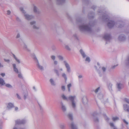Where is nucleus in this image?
I'll return each instance as SVG.
<instances>
[{
    "mask_svg": "<svg viewBox=\"0 0 129 129\" xmlns=\"http://www.w3.org/2000/svg\"><path fill=\"white\" fill-rule=\"evenodd\" d=\"M129 1V0H128Z\"/></svg>",
    "mask_w": 129,
    "mask_h": 129,
    "instance_id": "obj_61",
    "label": "nucleus"
},
{
    "mask_svg": "<svg viewBox=\"0 0 129 129\" xmlns=\"http://www.w3.org/2000/svg\"><path fill=\"white\" fill-rule=\"evenodd\" d=\"M94 16V14L93 12H91L89 13L88 15V17L90 19L93 18Z\"/></svg>",
    "mask_w": 129,
    "mask_h": 129,
    "instance_id": "obj_9",
    "label": "nucleus"
},
{
    "mask_svg": "<svg viewBox=\"0 0 129 129\" xmlns=\"http://www.w3.org/2000/svg\"><path fill=\"white\" fill-rule=\"evenodd\" d=\"M124 101L126 103L129 104V99L125 98L124 99Z\"/></svg>",
    "mask_w": 129,
    "mask_h": 129,
    "instance_id": "obj_23",
    "label": "nucleus"
},
{
    "mask_svg": "<svg viewBox=\"0 0 129 129\" xmlns=\"http://www.w3.org/2000/svg\"><path fill=\"white\" fill-rule=\"evenodd\" d=\"M56 4L58 5H61L64 3L65 0H56Z\"/></svg>",
    "mask_w": 129,
    "mask_h": 129,
    "instance_id": "obj_6",
    "label": "nucleus"
},
{
    "mask_svg": "<svg viewBox=\"0 0 129 129\" xmlns=\"http://www.w3.org/2000/svg\"><path fill=\"white\" fill-rule=\"evenodd\" d=\"M34 89H35V87H34Z\"/></svg>",
    "mask_w": 129,
    "mask_h": 129,
    "instance_id": "obj_58",
    "label": "nucleus"
},
{
    "mask_svg": "<svg viewBox=\"0 0 129 129\" xmlns=\"http://www.w3.org/2000/svg\"><path fill=\"white\" fill-rule=\"evenodd\" d=\"M66 48L67 49L69 50V49L68 48V46H66Z\"/></svg>",
    "mask_w": 129,
    "mask_h": 129,
    "instance_id": "obj_53",
    "label": "nucleus"
},
{
    "mask_svg": "<svg viewBox=\"0 0 129 129\" xmlns=\"http://www.w3.org/2000/svg\"><path fill=\"white\" fill-rule=\"evenodd\" d=\"M18 109V108L17 107H16L15 108V110H17Z\"/></svg>",
    "mask_w": 129,
    "mask_h": 129,
    "instance_id": "obj_49",
    "label": "nucleus"
},
{
    "mask_svg": "<svg viewBox=\"0 0 129 129\" xmlns=\"http://www.w3.org/2000/svg\"><path fill=\"white\" fill-rule=\"evenodd\" d=\"M71 84H68L67 86L68 88V90L69 91H70V88L71 87Z\"/></svg>",
    "mask_w": 129,
    "mask_h": 129,
    "instance_id": "obj_20",
    "label": "nucleus"
},
{
    "mask_svg": "<svg viewBox=\"0 0 129 129\" xmlns=\"http://www.w3.org/2000/svg\"><path fill=\"white\" fill-rule=\"evenodd\" d=\"M20 9L22 12L24 13V16L25 19L26 20H30L33 19L34 17L32 15H29L26 13V12L24 10L22 7L20 8Z\"/></svg>",
    "mask_w": 129,
    "mask_h": 129,
    "instance_id": "obj_2",
    "label": "nucleus"
},
{
    "mask_svg": "<svg viewBox=\"0 0 129 129\" xmlns=\"http://www.w3.org/2000/svg\"><path fill=\"white\" fill-rule=\"evenodd\" d=\"M13 129H17V128H15Z\"/></svg>",
    "mask_w": 129,
    "mask_h": 129,
    "instance_id": "obj_56",
    "label": "nucleus"
},
{
    "mask_svg": "<svg viewBox=\"0 0 129 129\" xmlns=\"http://www.w3.org/2000/svg\"><path fill=\"white\" fill-rule=\"evenodd\" d=\"M16 20L18 22H21V20L19 18V17H17L16 18Z\"/></svg>",
    "mask_w": 129,
    "mask_h": 129,
    "instance_id": "obj_26",
    "label": "nucleus"
},
{
    "mask_svg": "<svg viewBox=\"0 0 129 129\" xmlns=\"http://www.w3.org/2000/svg\"><path fill=\"white\" fill-rule=\"evenodd\" d=\"M110 125L112 127H114V125L113 123H110Z\"/></svg>",
    "mask_w": 129,
    "mask_h": 129,
    "instance_id": "obj_39",
    "label": "nucleus"
},
{
    "mask_svg": "<svg viewBox=\"0 0 129 129\" xmlns=\"http://www.w3.org/2000/svg\"><path fill=\"white\" fill-rule=\"evenodd\" d=\"M124 109L126 111L129 112V106L126 104L124 105H123Z\"/></svg>",
    "mask_w": 129,
    "mask_h": 129,
    "instance_id": "obj_8",
    "label": "nucleus"
},
{
    "mask_svg": "<svg viewBox=\"0 0 129 129\" xmlns=\"http://www.w3.org/2000/svg\"><path fill=\"white\" fill-rule=\"evenodd\" d=\"M71 127L72 129H76L74 124L73 123L71 124Z\"/></svg>",
    "mask_w": 129,
    "mask_h": 129,
    "instance_id": "obj_24",
    "label": "nucleus"
},
{
    "mask_svg": "<svg viewBox=\"0 0 129 129\" xmlns=\"http://www.w3.org/2000/svg\"><path fill=\"white\" fill-rule=\"evenodd\" d=\"M55 72L56 73H57V71L56 70H55Z\"/></svg>",
    "mask_w": 129,
    "mask_h": 129,
    "instance_id": "obj_55",
    "label": "nucleus"
},
{
    "mask_svg": "<svg viewBox=\"0 0 129 129\" xmlns=\"http://www.w3.org/2000/svg\"><path fill=\"white\" fill-rule=\"evenodd\" d=\"M1 75L3 77H4L5 75L4 73H1Z\"/></svg>",
    "mask_w": 129,
    "mask_h": 129,
    "instance_id": "obj_40",
    "label": "nucleus"
},
{
    "mask_svg": "<svg viewBox=\"0 0 129 129\" xmlns=\"http://www.w3.org/2000/svg\"><path fill=\"white\" fill-rule=\"evenodd\" d=\"M36 23H37L35 21H33L30 22V24H35Z\"/></svg>",
    "mask_w": 129,
    "mask_h": 129,
    "instance_id": "obj_25",
    "label": "nucleus"
},
{
    "mask_svg": "<svg viewBox=\"0 0 129 129\" xmlns=\"http://www.w3.org/2000/svg\"><path fill=\"white\" fill-rule=\"evenodd\" d=\"M58 58L60 60H62L63 59V57L61 56H59Z\"/></svg>",
    "mask_w": 129,
    "mask_h": 129,
    "instance_id": "obj_36",
    "label": "nucleus"
},
{
    "mask_svg": "<svg viewBox=\"0 0 129 129\" xmlns=\"http://www.w3.org/2000/svg\"><path fill=\"white\" fill-rule=\"evenodd\" d=\"M104 38L106 40L109 39L110 38V36L109 35H105L104 37Z\"/></svg>",
    "mask_w": 129,
    "mask_h": 129,
    "instance_id": "obj_12",
    "label": "nucleus"
},
{
    "mask_svg": "<svg viewBox=\"0 0 129 129\" xmlns=\"http://www.w3.org/2000/svg\"><path fill=\"white\" fill-rule=\"evenodd\" d=\"M122 86V85L120 83H118L117 84V87L119 89H121V87Z\"/></svg>",
    "mask_w": 129,
    "mask_h": 129,
    "instance_id": "obj_18",
    "label": "nucleus"
},
{
    "mask_svg": "<svg viewBox=\"0 0 129 129\" xmlns=\"http://www.w3.org/2000/svg\"><path fill=\"white\" fill-rule=\"evenodd\" d=\"M76 20L77 22L79 23H83L84 22V21L82 19L79 17H78L76 18Z\"/></svg>",
    "mask_w": 129,
    "mask_h": 129,
    "instance_id": "obj_7",
    "label": "nucleus"
},
{
    "mask_svg": "<svg viewBox=\"0 0 129 129\" xmlns=\"http://www.w3.org/2000/svg\"><path fill=\"white\" fill-rule=\"evenodd\" d=\"M84 1L85 2H86L87 3L88 2L89 0H84Z\"/></svg>",
    "mask_w": 129,
    "mask_h": 129,
    "instance_id": "obj_46",
    "label": "nucleus"
},
{
    "mask_svg": "<svg viewBox=\"0 0 129 129\" xmlns=\"http://www.w3.org/2000/svg\"><path fill=\"white\" fill-rule=\"evenodd\" d=\"M75 98V96H70L69 98L70 100L72 101V106L73 107L75 108V103L73 101L74 99Z\"/></svg>",
    "mask_w": 129,
    "mask_h": 129,
    "instance_id": "obj_5",
    "label": "nucleus"
},
{
    "mask_svg": "<svg viewBox=\"0 0 129 129\" xmlns=\"http://www.w3.org/2000/svg\"><path fill=\"white\" fill-rule=\"evenodd\" d=\"M62 76L64 78L65 80L66 81L67 80V78L66 77V74L64 73L63 74H62Z\"/></svg>",
    "mask_w": 129,
    "mask_h": 129,
    "instance_id": "obj_21",
    "label": "nucleus"
},
{
    "mask_svg": "<svg viewBox=\"0 0 129 129\" xmlns=\"http://www.w3.org/2000/svg\"><path fill=\"white\" fill-rule=\"evenodd\" d=\"M123 122L125 123L127 125L128 124V123L124 119H123Z\"/></svg>",
    "mask_w": 129,
    "mask_h": 129,
    "instance_id": "obj_35",
    "label": "nucleus"
},
{
    "mask_svg": "<svg viewBox=\"0 0 129 129\" xmlns=\"http://www.w3.org/2000/svg\"><path fill=\"white\" fill-rule=\"evenodd\" d=\"M68 116L69 119H70L72 120L73 119L72 116V115L71 114H69L68 115Z\"/></svg>",
    "mask_w": 129,
    "mask_h": 129,
    "instance_id": "obj_19",
    "label": "nucleus"
},
{
    "mask_svg": "<svg viewBox=\"0 0 129 129\" xmlns=\"http://www.w3.org/2000/svg\"><path fill=\"white\" fill-rule=\"evenodd\" d=\"M57 61H54V64H57Z\"/></svg>",
    "mask_w": 129,
    "mask_h": 129,
    "instance_id": "obj_47",
    "label": "nucleus"
},
{
    "mask_svg": "<svg viewBox=\"0 0 129 129\" xmlns=\"http://www.w3.org/2000/svg\"><path fill=\"white\" fill-rule=\"evenodd\" d=\"M7 14L8 15H10L11 13V12L9 10H8L7 11Z\"/></svg>",
    "mask_w": 129,
    "mask_h": 129,
    "instance_id": "obj_34",
    "label": "nucleus"
},
{
    "mask_svg": "<svg viewBox=\"0 0 129 129\" xmlns=\"http://www.w3.org/2000/svg\"><path fill=\"white\" fill-rule=\"evenodd\" d=\"M26 98V96L25 95H24V99H25Z\"/></svg>",
    "mask_w": 129,
    "mask_h": 129,
    "instance_id": "obj_52",
    "label": "nucleus"
},
{
    "mask_svg": "<svg viewBox=\"0 0 129 129\" xmlns=\"http://www.w3.org/2000/svg\"><path fill=\"white\" fill-rule=\"evenodd\" d=\"M62 97L63 99L64 100H66L67 99V98L65 96V95H63L62 96Z\"/></svg>",
    "mask_w": 129,
    "mask_h": 129,
    "instance_id": "obj_33",
    "label": "nucleus"
},
{
    "mask_svg": "<svg viewBox=\"0 0 129 129\" xmlns=\"http://www.w3.org/2000/svg\"><path fill=\"white\" fill-rule=\"evenodd\" d=\"M33 10L34 13L37 14H39L41 13V11L35 5H34L33 6Z\"/></svg>",
    "mask_w": 129,
    "mask_h": 129,
    "instance_id": "obj_4",
    "label": "nucleus"
},
{
    "mask_svg": "<svg viewBox=\"0 0 129 129\" xmlns=\"http://www.w3.org/2000/svg\"><path fill=\"white\" fill-rule=\"evenodd\" d=\"M17 97L19 99L20 98L19 96V95L18 94H17Z\"/></svg>",
    "mask_w": 129,
    "mask_h": 129,
    "instance_id": "obj_48",
    "label": "nucleus"
},
{
    "mask_svg": "<svg viewBox=\"0 0 129 129\" xmlns=\"http://www.w3.org/2000/svg\"><path fill=\"white\" fill-rule=\"evenodd\" d=\"M13 56L15 59H16V61L18 63H19L20 62V61L14 55H13Z\"/></svg>",
    "mask_w": 129,
    "mask_h": 129,
    "instance_id": "obj_22",
    "label": "nucleus"
},
{
    "mask_svg": "<svg viewBox=\"0 0 129 129\" xmlns=\"http://www.w3.org/2000/svg\"><path fill=\"white\" fill-rule=\"evenodd\" d=\"M6 87H12V86L11 85L8 84H6Z\"/></svg>",
    "mask_w": 129,
    "mask_h": 129,
    "instance_id": "obj_29",
    "label": "nucleus"
},
{
    "mask_svg": "<svg viewBox=\"0 0 129 129\" xmlns=\"http://www.w3.org/2000/svg\"><path fill=\"white\" fill-rule=\"evenodd\" d=\"M102 69L104 72L106 70V69L104 67H103L102 68Z\"/></svg>",
    "mask_w": 129,
    "mask_h": 129,
    "instance_id": "obj_42",
    "label": "nucleus"
},
{
    "mask_svg": "<svg viewBox=\"0 0 129 129\" xmlns=\"http://www.w3.org/2000/svg\"><path fill=\"white\" fill-rule=\"evenodd\" d=\"M5 84V83L4 81V80L1 78H0V85H4Z\"/></svg>",
    "mask_w": 129,
    "mask_h": 129,
    "instance_id": "obj_14",
    "label": "nucleus"
},
{
    "mask_svg": "<svg viewBox=\"0 0 129 129\" xmlns=\"http://www.w3.org/2000/svg\"><path fill=\"white\" fill-rule=\"evenodd\" d=\"M89 25H82L79 27L80 29L81 30L89 31L90 30L91 28L89 26Z\"/></svg>",
    "mask_w": 129,
    "mask_h": 129,
    "instance_id": "obj_3",
    "label": "nucleus"
},
{
    "mask_svg": "<svg viewBox=\"0 0 129 129\" xmlns=\"http://www.w3.org/2000/svg\"><path fill=\"white\" fill-rule=\"evenodd\" d=\"M63 91H64L65 89V87L64 86H62L61 87Z\"/></svg>",
    "mask_w": 129,
    "mask_h": 129,
    "instance_id": "obj_38",
    "label": "nucleus"
},
{
    "mask_svg": "<svg viewBox=\"0 0 129 129\" xmlns=\"http://www.w3.org/2000/svg\"><path fill=\"white\" fill-rule=\"evenodd\" d=\"M80 52L82 55L83 57H85V55L84 53V52L83 51V50H80Z\"/></svg>",
    "mask_w": 129,
    "mask_h": 129,
    "instance_id": "obj_16",
    "label": "nucleus"
},
{
    "mask_svg": "<svg viewBox=\"0 0 129 129\" xmlns=\"http://www.w3.org/2000/svg\"><path fill=\"white\" fill-rule=\"evenodd\" d=\"M34 59H35V60H36L37 62V65L38 68L40 70L42 69H43V67L39 65V64L38 62V61L37 60V59L36 58H35Z\"/></svg>",
    "mask_w": 129,
    "mask_h": 129,
    "instance_id": "obj_10",
    "label": "nucleus"
},
{
    "mask_svg": "<svg viewBox=\"0 0 129 129\" xmlns=\"http://www.w3.org/2000/svg\"><path fill=\"white\" fill-rule=\"evenodd\" d=\"M52 59L53 60H54L55 59V57L54 56H52L51 57Z\"/></svg>",
    "mask_w": 129,
    "mask_h": 129,
    "instance_id": "obj_41",
    "label": "nucleus"
},
{
    "mask_svg": "<svg viewBox=\"0 0 129 129\" xmlns=\"http://www.w3.org/2000/svg\"><path fill=\"white\" fill-rule=\"evenodd\" d=\"M20 37V35L19 34H18L17 36L16 37L17 38H18Z\"/></svg>",
    "mask_w": 129,
    "mask_h": 129,
    "instance_id": "obj_45",
    "label": "nucleus"
},
{
    "mask_svg": "<svg viewBox=\"0 0 129 129\" xmlns=\"http://www.w3.org/2000/svg\"><path fill=\"white\" fill-rule=\"evenodd\" d=\"M49 1H51V0H48Z\"/></svg>",
    "mask_w": 129,
    "mask_h": 129,
    "instance_id": "obj_57",
    "label": "nucleus"
},
{
    "mask_svg": "<svg viewBox=\"0 0 129 129\" xmlns=\"http://www.w3.org/2000/svg\"><path fill=\"white\" fill-rule=\"evenodd\" d=\"M18 77L20 78H21L22 77V76H21V74L20 73H18Z\"/></svg>",
    "mask_w": 129,
    "mask_h": 129,
    "instance_id": "obj_37",
    "label": "nucleus"
},
{
    "mask_svg": "<svg viewBox=\"0 0 129 129\" xmlns=\"http://www.w3.org/2000/svg\"><path fill=\"white\" fill-rule=\"evenodd\" d=\"M112 25H113V24H112Z\"/></svg>",
    "mask_w": 129,
    "mask_h": 129,
    "instance_id": "obj_60",
    "label": "nucleus"
},
{
    "mask_svg": "<svg viewBox=\"0 0 129 129\" xmlns=\"http://www.w3.org/2000/svg\"><path fill=\"white\" fill-rule=\"evenodd\" d=\"M4 60L5 61L7 62H9V60H7L5 59H4Z\"/></svg>",
    "mask_w": 129,
    "mask_h": 129,
    "instance_id": "obj_43",
    "label": "nucleus"
},
{
    "mask_svg": "<svg viewBox=\"0 0 129 129\" xmlns=\"http://www.w3.org/2000/svg\"><path fill=\"white\" fill-rule=\"evenodd\" d=\"M85 60L87 61H88V62H89L90 61V58L89 57H87L86 58Z\"/></svg>",
    "mask_w": 129,
    "mask_h": 129,
    "instance_id": "obj_30",
    "label": "nucleus"
},
{
    "mask_svg": "<svg viewBox=\"0 0 129 129\" xmlns=\"http://www.w3.org/2000/svg\"><path fill=\"white\" fill-rule=\"evenodd\" d=\"M14 107L13 105L11 103H9L7 106V107L9 108H10Z\"/></svg>",
    "mask_w": 129,
    "mask_h": 129,
    "instance_id": "obj_15",
    "label": "nucleus"
},
{
    "mask_svg": "<svg viewBox=\"0 0 129 129\" xmlns=\"http://www.w3.org/2000/svg\"><path fill=\"white\" fill-rule=\"evenodd\" d=\"M114 129H116V128H114Z\"/></svg>",
    "mask_w": 129,
    "mask_h": 129,
    "instance_id": "obj_59",
    "label": "nucleus"
},
{
    "mask_svg": "<svg viewBox=\"0 0 129 129\" xmlns=\"http://www.w3.org/2000/svg\"><path fill=\"white\" fill-rule=\"evenodd\" d=\"M100 87H99L98 88L94 91V92L95 93H96L97 92L98 90H99L100 89Z\"/></svg>",
    "mask_w": 129,
    "mask_h": 129,
    "instance_id": "obj_28",
    "label": "nucleus"
},
{
    "mask_svg": "<svg viewBox=\"0 0 129 129\" xmlns=\"http://www.w3.org/2000/svg\"><path fill=\"white\" fill-rule=\"evenodd\" d=\"M115 67V66H113L112 67V68H114Z\"/></svg>",
    "mask_w": 129,
    "mask_h": 129,
    "instance_id": "obj_54",
    "label": "nucleus"
},
{
    "mask_svg": "<svg viewBox=\"0 0 129 129\" xmlns=\"http://www.w3.org/2000/svg\"><path fill=\"white\" fill-rule=\"evenodd\" d=\"M64 63L65 64V66L66 68H67V71L69 72L70 71V69L69 67V64L67 63L65 61H64Z\"/></svg>",
    "mask_w": 129,
    "mask_h": 129,
    "instance_id": "obj_13",
    "label": "nucleus"
},
{
    "mask_svg": "<svg viewBox=\"0 0 129 129\" xmlns=\"http://www.w3.org/2000/svg\"><path fill=\"white\" fill-rule=\"evenodd\" d=\"M50 81L52 85H54V81L52 79L50 80Z\"/></svg>",
    "mask_w": 129,
    "mask_h": 129,
    "instance_id": "obj_27",
    "label": "nucleus"
},
{
    "mask_svg": "<svg viewBox=\"0 0 129 129\" xmlns=\"http://www.w3.org/2000/svg\"><path fill=\"white\" fill-rule=\"evenodd\" d=\"M78 77L79 78H81L82 77V76H79Z\"/></svg>",
    "mask_w": 129,
    "mask_h": 129,
    "instance_id": "obj_50",
    "label": "nucleus"
},
{
    "mask_svg": "<svg viewBox=\"0 0 129 129\" xmlns=\"http://www.w3.org/2000/svg\"><path fill=\"white\" fill-rule=\"evenodd\" d=\"M95 8H96V6H93L92 7V8L94 10Z\"/></svg>",
    "mask_w": 129,
    "mask_h": 129,
    "instance_id": "obj_44",
    "label": "nucleus"
},
{
    "mask_svg": "<svg viewBox=\"0 0 129 129\" xmlns=\"http://www.w3.org/2000/svg\"><path fill=\"white\" fill-rule=\"evenodd\" d=\"M33 28H35V29H37V28H36V27H35V25H34L33 26Z\"/></svg>",
    "mask_w": 129,
    "mask_h": 129,
    "instance_id": "obj_51",
    "label": "nucleus"
},
{
    "mask_svg": "<svg viewBox=\"0 0 129 129\" xmlns=\"http://www.w3.org/2000/svg\"><path fill=\"white\" fill-rule=\"evenodd\" d=\"M99 15L101 13L102 15L101 19L104 22H106L108 24H115V22L113 20L110 19L108 16V14L106 13L102 12V11H99Z\"/></svg>",
    "mask_w": 129,
    "mask_h": 129,
    "instance_id": "obj_1",
    "label": "nucleus"
},
{
    "mask_svg": "<svg viewBox=\"0 0 129 129\" xmlns=\"http://www.w3.org/2000/svg\"><path fill=\"white\" fill-rule=\"evenodd\" d=\"M119 118L117 117H114L112 118V120L113 121H115L118 120Z\"/></svg>",
    "mask_w": 129,
    "mask_h": 129,
    "instance_id": "obj_17",
    "label": "nucleus"
},
{
    "mask_svg": "<svg viewBox=\"0 0 129 129\" xmlns=\"http://www.w3.org/2000/svg\"><path fill=\"white\" fill-rule=\"evenodd\" d=\"M14 70V71H15L16 73H19V72L18 69L16 68V64H13Z\"/></svg>",
    "mask_w": 129,
    "mask_h": 129,
    "instance_id": "obj_11",
    "label": "nucleus"
},
{
    "mask_svg": "<svg viewBox=\"0 0 129 129\" xmlns=\"http://www.w3.org/2000/svg\"><path fill=\"white\" fill-rule=\"evenodd\" d=\"M62 108L63 111H65L66 110V108L64 106H62Z\"/></svg>",
    "mask_w": 129,
    "mask_h": 129,
    "instance_id": "obj_31",
    "label": "nucleus"
},
{
    "mask_svg": "<svg viewBox=\"0 0 129 129\" xmlns=\"http://www.w3.org/2000/svg\"><path fill=\"white\" fill-rule=\"evenodd\" d=\"M16 124H21L22 123L21 122H19L18 120H17L16 121Z\"/></svg>",
    "mask_w": 129,
    "mask_h": 129,
    "instance_id": "obj_32",
    "label": "nucleus"
}]
</instances>
